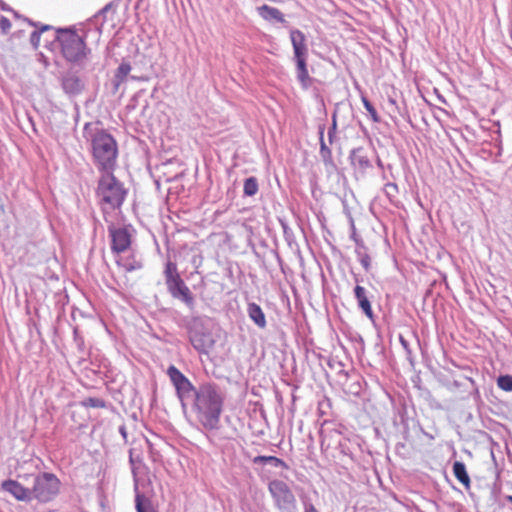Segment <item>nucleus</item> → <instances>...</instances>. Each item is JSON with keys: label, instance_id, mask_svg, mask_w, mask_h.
<instances>
[{"label": "nucleus", "instance_id": "20", "mask_svg": "<svg viewBox=\"0 0 512 512\" xmlns=\"http://www.w3.org/2000/svg\"><path fill=\"white\" fill-rule=\"evenodd\" d=\"M116 263L118 266L123 267L126 272H133L142 268V263L133 255L128 257L124 263H121L119 260Z\"/></svg>", "mask_w": 512, "mask_h": 512}, {"label": "nucleus", "instance_id": "28", "mask_svg": "<svg viewBox=\"0 0 512 512\" xmlns=\"http://www.w3.org/2000/svg\"><path fill=\"white\" fill-rule=\"evenodd\" d=\"M385 190L388 194L397 191V185L394 183H388L385 185Z\"/></svg>", "mask_w": 512, "mask_h": 512}, {"label": "nucleus", "instance_id": "27", "mask_svg": "<svg viewBox=\"0 0 512 512\" xmlns=\"http://www.w3.org/2000/svg\"><path fill=\"white\" fill-rule=\"evenodd\" d=\"M360 263L363 266V268L368 271L371 266V258L368 254H362L360 256Z\"/></svg>", "mask_w": 512, "mask_h": 512}, {"label": "nucleus", "instance_id": "26", "mask_svg": "<svg viewBox=\"0 0 512 512\" xmlns=\"http://www.w3.org/2000/svg\"><path fill=\"white\" fill-rule=\"evenodd\" d=\"M86 404L90 407L94 408H103L105 407V402L98 398H89L87 399Z\"/></svg>", "mask_w": 512, "mask_h": 512}, {"label": "nucleus", "instance_id": "16", "mask_svg": "<svg viewBox=\"0 0 512 512\" xmlns=\"http://www.w3.org/2000/svg\"><path fill=\"white\" fill-rule=\"evenodd\" d=\"M453 473H454V476L456 477V479L461 484H463L466 489L470 488L471 481H470V477L466 471V466L464 463H462L460 461L454 462Z\"/></svg>", "mask_w": 512, "mask_h": 512}, {"label": "nucleus", "instance_id": "14", "mask_svg": "<svg viewBox=\"0 0 512 512\" xmlns=\"http://www.w3.org/2000/svg\"><path fill=\"white\" fill-rule=\"evenodd\" d=\"M355 297L358 301L359 307L362 309V311L365 313V315L372 319L373 318V311L370 304V301L366 295V290L364 287L357 285L354 289Z\"/></svg>", "mask_w": 512, "mask_h": 512}, {"label": "nucleus", "instance_id": "30", "mask_svg": "<svg viewBox=\"0 0 512 512\" xmlns=\"http://www.w3.org/2000/svg\"><path fill=\"white\" fill-rule=\"evenodd\" d=\"M321 150L324 151L326 150L327 153H330L329 149H327L326 145H325V142L323 140V138L321 137Z\"/></svg>", "mask_w": 512, "mask_h": 512}, {"label": "nucleus", "instance_id": "21", "mask_svg": "<svg viewBox=\"0 0 512 512\" xmlns=\"http://www.w3.org/2000/svg\"><path fill=\"white\" fill-rule=\"evenodd\" d=\"M258 189V181L255 177H249L245 180L243 191L246 196H254Z\"/></svg>", "mask_w": 512, "mask_h": 512}, {"label": "nucleus", "instance_id": "10", "mask_svg": "<svg viewBox=\"0 0 512 512\" xmlns=\"http://www.w3.org/2000/svg\"><path fill=\"white\" fill-rule=\"evenodd\" d=\"M167 375L176 388L180 398L188 397L191 392H195V388L189 379L174 365L167 369Z\"/></svg>", "mask_w": 512, "mask_h": 512}, {"label": "nucleus", "instance_id": "6", "mask_svg": "<svg viewBox=\"0 0 512 512\" xmlns=\"http://www.w3.org/2000/svg\"><path fill=\"white\" fill-rule=\"evenodd\" d=\"M59 491L60 480L54 474L45 472L35 478L31 497L46 503L54 499Z\"/></svg>", "mask_w": 512, "mask_h": 512}, {"label": "nucleus", "instance_id": "17", "mask_svg": "<svg viewBox=\"0 0 512 512\" xmlns=\"http://www.w3.org/2000/svg\"><path fill=\"white\" fill-rule=\"evenodd\" d=\"M135 506L137 512H157L153 507L151 500L140 493L136 494Z\"/></svg>", "mask_w": 512, "mask_h": 512}, {"label": "nucleus", "instance_id": "13", "mask_svg": "<svg viewBox=\"0 0 512 512\" xmlns=\"http://www.w3.org/2000/svg\"><path fill=\"white\" fill-rule=\"evenodd\" d=\"M261 18L268 22L285 23V15L278 9L267 4L257 8Z\"/></svg>", "mask_w": 512, "mask_h": 512}, {"label": "nucleus", "instance_id": "29", "mask_svg": "<svg viewBox=\"0 0 512 512\" xmlns=\"http://www.w3.org/2000/svg\"><path fill=\"white\" fill-rule=\"evenodd\" d=\"M305 512H318L313 505H309L305 508Z\"/></svg>", "mask_w": 512, "mask_h": 512}, {"label": "nucleus", "instance_id": "3", "mask_svg": "<svg viewBox=\"0 0 512 512\" xmlns=\"http://www.w3.org/2000/svg\"><path fill=\"white\" fill-rule=\"evenodd\" d=\"M86 38V34H79L75 29H58L56 41L63 58L70 63L84 61L91 52Z\"/></svg>", "mask_w": 512, "mask_h": 512}, {"label": "nucleus", "instance_id": "22", "mask_svg": "<svg viewBox=\"0 0 512 512\" xmlns=\"http://www.w3.org/2000/svg\"><path fill=\"white\" fill-rule=\"evenodd\" d=\"M63 88L67 92H71V93L79 91L80 90V80L75 76L65 78L63 80Z\"/></svg>", "mask_w": 512, "mask_h": 512}, {"label": "nucleus", "instance_id": "8", "mask_svg": "<svg viewBox=\"0 0 512 512\" xmlns=\"http://www.w3.org/2000/svg\"><path fill=\"white\" fill-rule=\"evenodd\" d=\"M268 488L279 508L285 509L294 504L295 497L285 482L274 480L269 483Z\"/></svg>", "mask_w": 512, "mask_h": 512}, {"label": "nucleus", "instance_id": "2", "mask_svg": "<svg viewBox=\"0 0 512 512\" xmlns=\"http://www.w3.org/2000/svg\"><path fill=\"white\" fill-rule=\"evenodd\" d=\"M91 153L97 169L114 172L117 166L118 145L114 137L103 129H98L90 139Z\"/></svg>", "mask_w": 512, "mask_h": 512}, {"label": "nucleus", "instance_id": "15", "mask_svg": "<svg viewBox=\"0 0 512 512\" xmlns=\"http://www.w3.org/2000/svg\"><path fill=\"white\" fill-rule=\"evenodd\" d=\"M249 318L261 329L267 325L265 314L262 308L256 303H249L247 307Z\"/></svg>", "mask_w": 512, "mask_h": 512}, {"label": "nucleus", "instance_id": "31", "mask_svg": "<svg viewBox=\"0 0 512 512\" xmlns=\"http://www.w3.org/2000/svg\"><path fill=\"white\" fill-rule=\"evenodd\" d=\"M507 500L512 503V496H507Z\"/></svg>", "mask_w": 512, "mask_h": 512}, {"label": "nucleus", "instance_id": "9", "mask_svg": "<svg viewBox=\"0 0 512 512\" xmlns=\"http://www.w3.org/2000/svg\"><path fill=\"white\" fill-rule=\"evenodd\" d=\"M108 232L111 239V250L113 253L120 254L130 248L132 239L127 228H117L114 225H111L108 227Z\"/></svg>", "mask_w": 512, "mask_h": 512}, {"label": "nucleus", "instance_id": "19", "mask_svg": "<svg viewBox=\"0 0 512 512\" xmlns=\"http://www.w3.org/2000/svg\"><path fill=\"white\" fill-rule=\"evenodd\" d=\"M131 71V65L127 62H122L115 72L116 87L123 83L127 75Z\"/></svg>", "mask_w": 512, "mask_h": 512}, {"label": "nucleus", "instance_id": "24", "mask_svg": "<svg viewBox=\"0 0 512 512\" xmlns=\"http://www.w3.org/2000/svg\"><path fill=\"white\" fill-rule=\"evenodd\" d=\"M497 385L504 391H512V376L504 375L497 379Z\"/></svg>", "mask_w": 512, "mask_h": 512}, {"label": "nucleus", "instance_id": "33", "mask_svg": "<svg viewBox=\"0 0 512 512\" xmlns=\"http://www.w3.org/2000/svg\"><path fill=\"white\" fill-rule=\"evenodd\" d=\"M121 433L123 434V436H125L124 428H121Z\"/></svg>", "mask_w": 512, "mask_h": 512}, {"label": "nucleus", "instance_id": "18", "mask_svg": "<svg viewBox=\"0 0 512 512\" xmlns=\"http://www.w3.org/2000/svg\"><path fill=\"white\" fill-rule=\"evenodd\" d=\"M255 464L258 463H270L275 467L287 468V464L280 458L275 456H256L253 459Z\"/></svg>", "mask_w": 512, "mask_h": 512}, {"label": "nucleus", "instance_id": "23", "mask_svg": "<svg viewBox=\"0 0 512 512\" xmlns=\"http://www.w3.org/2000/svg\"><path fill=\"white\" fill-rule=\"evenodd\" d=\"M362 103H363L365 109L367 110V112L369 113L372 121L375 123L380 122V117H379L376 109L373 107V105L370 103V101L364 96L362 97Z\"/></svg>", "mask_w": 512, "mask_h": 512}, {"label": "nucleus", "instance_id": "12", "mask_svg": "<svg viewBox=\"0 0 512 512\" xmlns=\"http://www.w3.org/2000/svg\"><path fill=\"white\" fill-rule=\"evenodd\" d=\"M2 489L11 493L19 501H30L31 490L22 486L15 480H6L2 483Z\"/></svg>", "mask_w": 512, "mask_h": 512}, {"label": "nucleus", "instance_id": "11", "mask_svg": "<svg viewBox=\"0 0 512 512\" xmlns=\"http://www.w3.org/2000/svg\"><path fill=\"white\" fill-rule=\"evenodd\" d=\"M190 341L196 350L203 353H208L215 344L212 333L205 330L203 327L194 328L190 332Z\"/></svg>", "mask_w": 512, "mask_h": 512}, {"label": "nucleus", "instance_id": "4", "mask_svg": "<svg viewBox=\"0 0 512 512\" xmlns=\"http://www.w3.org/2000/svg\"><path fill=\"white\" fill-rule=\"evenodd\" d=\"M96 194L103 212L119 209L126 197V190L114 176V172H103L98 181Z\"/></svg>", "mask_w": 512, "mask_h": 512}, {"label": "nucleus", "instance_id": "7", "mask_svg": "<svg viewBox=\"0 0 512 512\" xmlns=\"http://www.w3.org/2000/svg\"><path fill=\"white\" fill-rule=\"evenodd\" d=\"M290 39L294 50V55L297 64V77L298 80L306 85L309 79V73L306 64L307 46L306 37L300 30L293 29L290 31Z\"/></svg>", "mask_w": 512, "mask_h": 512}, {"label": "nucleus", "instance_id": "25", "mask_svg": "<svg viewBox=\"0 0 512 512\" xmlns=\"http://www.w3.org/2000/svg\"><path fill=\"white\" fill-rule=\"evenodd\" d=\"M11 27H12L11 21L5 16H1L0 17V30L6 34L10 31Z\"/></svg>", "mask_w": 512, "mask_h": 512}, {"label": "nucleus", "instance_id": "5", "mask_svg": "<svg viewBox=\"0 0 512 512\" xmlns=\"http://www.w3.org/2000/svg\"><path fill=\"white\" fill-rule=\"evenodd\" d=\"M164 276L167 288L171 295L175 298H181L187 305H191L193 303L192 293L181 278L175 263L171 261L166 263Z\"/></svg>", "mask_w": 512, "mask_h": 512}, {"label": "nucleus", "instance_id": "32", "mask_svg": "<svg viewBox=\"0 0 512 512\" xmlns=\"http://www.w3.org/2000/svg\"><path fill=\"white\" fill-rule=\"evenodd\" d=\"M35 36H39V35L37 34V32H33V34H32V38H34Z\"/></svg>", "mask_w": 512, "mask_h": 512}, {"label": "nucleus", "instance_id": "1", "mask_svg": "<svg viewBox=\"0 0 512 512\" xmlns=\"http://www.w3.org/2000/svg\"><path fill=\"white\" fill-rule=\"evenodd\" d=\"M223 405L224 397L216 385L202 384L194 392L192 409L196 420L205 430L219 429Z\"/></svg>", "mask_w": 512, "mask_h": 512}]
</instances>
